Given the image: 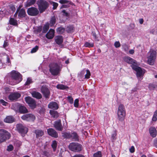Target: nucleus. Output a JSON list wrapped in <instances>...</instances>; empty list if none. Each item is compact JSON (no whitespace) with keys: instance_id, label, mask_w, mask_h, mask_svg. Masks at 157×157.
<instances>
[{"instance_id":"nucleus-29","label":"nucleus","mask_w":157,"mask_h":157,"mask_svg":"<svg viewBox=\"0 0 157 157\" xmlns=\"http://www.w3.org/2000/svg\"><path fill=\"white\" fill-rule=\"evenodd\" d=\"M35 133L36 134V138H38L39 136H41L44 134L43 131L39 129L36 130L35 131Z\"/></svg>"},{"instance_id":"nucleus-53","label":"nucleus","mask_w":157,"mask_h":157,"mask_svg":"<svg viewBox=\"0 0 157 157\" xmlns=\"http://www.w3.org/2000/svg\"><path fill=\"white\" fill-rule=\"evenodd\" d=\"M115 47L116 48H118L121 46V44L119 41H116L114 44Z\"/></svg>"},{"instance_id":"nucleus-58","label":"nucleus","mask_w":157,"mask_h":157,"mask_svg":"<svg viewBox=\"0 0 157 157\" xmlns=\"http://www.w3.org/2000/svg\"><path fill=\"white\" fill-rule=\"evenodd\" d=\"M129 151L131 153H133L135 151V148L134 146H132L129 149Z\"/></svg>"},{"instance_id":"nucleus-52","label":"nucleus","mask_w":157,"mask_h":157,"mask_svg":"<svg viewBox=\"0 0 157 157\" xmlns=\"http://www.w3.org/2000/svg\"><path fill=\"white\" fill-rule=\"evenodd\" d=\"M13 147L12 145L10 144L7 147V150L8 151H11L13 150Z\"/></svg>"},{"instance_id":"nucleus-50","label":"nucleus","mask_w":157,"mask_h":157,"mask_svg":"<svg viewBox=\"0 0 157 157\" xmlns=\"http://www.w3.org/2000/svg\"><path fill=\"white\" fill-rule=\"evenodd\" d=\"M67 99L68 101L69 102L70 104H72L73 103V99L71 96H68L67 97Z\"/></svg>"},{"instance_id":"nucleus-24","label":"nucleus","mask_w":157,"mask_h":157,"mask_svg":"<svg viewBox=\"0 0 157 157\" xmlns=\"http://www.w3.org/2000/svg\"><path fill=\"white\" fill-rule=\"evenodd\" d=\"M56 88L58 89L62 90H67L69 89V87L68 86L62 84H58L56 86Z\"/></svg>"},{"instance_id":"nucleus-35","label":"nucleus","mask_w":157,"mask_h":157,"mask_svg":"<svg viewBox=\"0 0 157 157\" xmlns=\"http://www.w3.org/2000/svg\"><path fill=\"white\" fill-rule=\"evenodd\" d=\"M62 136L64 138H69L71 137V135L70 133L67 132L62 133Z\"/></svg>"},{"instance_id":"nucleus-38","label":"nucleus","mask_w":157,"mask_h":157,"mask_svg":"<svg viewBox=\"0 0 157 157\" xmlns=\"http://www.w3.org/2000/svg\"><path fill=\"white\" fill-rule=\"evenodd\" d=\"M59 2L61 4L67 3L69 5H71L72 3L71 2L67 0H59Z\"/></svg>"},{"instance_id":"nucleus-30","label":"nucleus","mask_w":157,"mask_h":157,"mask_svg":"<svg viewBox=\"0 0 157 157\" xmlns=\"http://www.w3.org/2000/svg\"><path fill=\"white\" fill-rule=\"evenodd\" d=\"M57 32L59 34H62L65 31V29L61 26L58 27L56 29Z\"/></svg>"},{"instance_id":"nucleus-21","label":"nucleus","mask_w":157,"mask_h":157,"mask_svg":"<svg viewBox=\"0 0 157 157\" xmlns=\"http://www.w3.org/2000/svg\"><path fill=\"white\" fill-rule=\"evenodd\" d=\"M149 132L150 135L153 138L156 136L157 130L156 128H149Z\"/></svg>"},{"instance_id":"nucleus-45","label":"nucleus","mask_w":157,"mask_h":157,"mask_svg":"<svg viewBox=\"0 0 157 157\" xmlns=\"http://www.w3.org/2000/svg\"><path fill=\"white\" fill-rule=\"evenodd\" d=\"M86 74L85 75V78L86 79H88L90 78V72L89 70H87Z\"/></svg>"},{"instance_id":"nucleus-55","label":"nucleus","mask_w":157,"mask_h":157,"mask_svg":"<svg viewBox=\"0 0 157 157\" xmlns=\"http://www.w3.org/2000/svg\"><path fill=\"white\" fill-rule=\"evenodd\" d=\"M62 13H63V15L66 17L69 16V13L66 12L65 10H63L62 11Z\"/></svg>"},{"instance_id":"nucleus-51","label":"nucleus","mask_w":157,"mask_h":157,"mask_svg":"<svg viewBox=\"0 0 157 157\" xmlns=\"http://www.w3.org/2000/svg\"><path fill=\"white\" fill-rule=\"evenodd\" d=\"M10 8L13 12H14L16 10L15 6L13 5H9Z\"/></svg>"},{"instance_id":"nucleus-19","label":"nucleus","mask_w":157,"mask_h":157,"mask_svg":"<svg viewBox=\"0 0 157 157\" xmlns=\"http://www.w3.org/2000/svg\"><path fill=\"white\" fill-rule=\"evenodd\" d=\"M4 121L5 122L11 123L14 121L15 119L13 116H6Z\"/></svg>"},{"instance_id":"nucleus-11","label":"nucleus","mask_w":157,"mask_h":157,"mask_svg":"<svg viewBox=\"0 0 157 157\" xmlns=\"http://www.w3.org/2000/svg\"><path fill=\"white\" fill-rule=\"evenodd\" d=\"M21 96L20 94L19 93L17 92L11 93L9 95L8 98L11 101H16Z\"/></svg>"},{"instance_id":"nucleus-28","label":"nucleus","mask_w":157,"mask_h":157,"mask_svg":"<svg viewBox=\"0 0 157 157\" xmlns=\"http://www.w3.org/2000/svg\"><path fill=\"white\" fill-rule=\"evenodd\" d=\"M74 30V27L71 25L67 26L66 29V31L68 33L73 32Z\"/></svg>"},{"instance_id":"nucleus-27","label":"nucleus","mask_w":157,"mask_h":157,"mask_svg":"<svg viewBox=\"0 0 157 157\" xmlns=\"http://www.w3.org/2000/svg\"><path fill=\"white\" fill-rule=\"evenodd\" d=\"M49 28V24L48 22H47L44 25L43 28L42 27L43 33H46Z\"/></svg>"},{"instance_id":"nucleus-6","label":"nucleus","mask_w":157,"mask_h":157,"mask_svg":"<svg viewBox=\"0 0 157 157\" xmlns=\"http://www.w3.org/2000/svg\"><path fill=\"white\" fill-rule=\"evenodd\" d=\"M26 102L32 109H34L36 107V102L35 100L32 98L28 96L25 98Z\"/></svg>"},{"instance_id":"nucleus-18","label":"nucleus","mask_w":157,"mask_h":157,"mask_svg":"<svg viewBox=\"0 0 157 157\" xmlns=\"http://www.w3.org/2000/svg\"><path fill=\"white\" fill-rule=\"evenodd\" d=\"M124 60L125 62L129 64H132L136 63V60L129 56L125 57Z\"/></svg>"},{"instance_id":"nucleus-62","label":"nucleus","mask_w":157,"mask_h":157,"mask_svg":"<svg viewBox=\"0 0 157 157\" xmlns=\"http://www.w3.org/2000/svg\"><path fill=\"white\" fill-rule=\"evenodd\" d=\"M154 145L157 148V138H156L154 141Z\"/></svg>"},{"instance_id":"nucleus-36","label":"nucleus","mask_w":157,"mask_h":157,"mask_svg":"<svg viewBox=\"0 0 157 157\" xmlns=\"http://www.w3.org/2000/svg\"><path fill=\"white\" fill-rule=\"evenodd\" d=\"M94 44L93 42L89 43L88 42H86L84 45V46L86 47L90 48L94 46Z\"/></svg>"},{"instance_id":"nucleus-8","label":"nucleus","mask_w":157,"mask_h":157,"mask_svg":"<svg viewBox=\"0 0 157 157\" xmlns=\"http://www.w3.org/2000/svg\"><path fill=\"white\" fill-rule=\"evenodd\" d=\"M28 14L30 16H36L39 14V11L36 7H32L28 9L27 11Z\"/></svg>"},{"instance_id":"nucleus-31","label":"nucleus","mask_w":157,"mask_h":157,"mask_svg":"<svg viewBox=\"0 0 157 157\" xmlns=\"http://www.w3.org/2000/svg\"><path fill=\"white\" fill-rule=\"evenodd\" d=\"M17 130L21 134L26 133L28 131V128H17Z\"/></svg>"},{"instance_id":"nucleus-42","label":"nucleus","mask_w":157,"mask_h":157,"mask_svg":"<svg viewBox=\"0 0 157 157\" xmlns=\"http://www.w3.org/2000/svg\"><path fill=\"white\" fill-rule=\"evenodd\" d=\"M3 132L2 131H1L0 134V143L6 140V137L5 136L2 137V134Z\"/></svg>"},{"instance_id":"nucleus-46","label":"nucleus","mask_w":157,"mask_h":157,"mask_svg":"<svg viewBox=\"0 0 157 157\" xmlns=\"http://www.w3.org/2000/svg\"><path fill=\"white\" fill-rule=\"evenodd\" d=\"M39 47L36 45L34 48H33L31 51V53H34L36 52L38 49Z\"/></svg>"},{"instance_id":"nucleus-48","label":"nucleus","mask_w":157,"mask_h":157,"mask_svg":"<svg viewBox=\"0 0 157 157\" xmlns=\"http://www.w3.org/2000/svg\"><path fill=\"white\" fill-rule=\"evenodd\" d=\"M79 100L78 99H76L75 100L74 103V106L76 108L78 107L79 105Z\"/></svg>"},{"instance_id":"nucleus-47","label":"nucleus","mask_w":157,"mask_h":157,"mask_svg":"<svg viewBox=\"0 0 157 157\" xmlns=\"http://www.w3.org/2000/svg\"><path fill=\"white\" fill-rule=\"evenodd\" d=\"M94 157H101V154L100 151H98L94 154Z\"/></svg>"},{"instance_id":"nucleus-3","label":"nucleus","mask_w":157,"mask_h":157,"mask_svg":"<svg viewBox=\"0 0 157 157\" xmlns=\"http://www.w3.org/2000/svg\"><path fill=\"white\" fill-rule=\"evenodd\" d=\"M117 117L119 121H122L126 116V110L124 105L122 104L119 105L117 112Z\"/></svg>"},{"instance_id":"nucleus-4","label":"nucleus","mask_w":157,"mask_h":157,"mask_svg":"<svg viewBox=\"0 0 157 157\" xmlns=\"http://www.w3.org/2000/svg\"><path fill=\"white\" fill-rule=\"evenodd\" d=\"M38 9L40 13H42L49 7L48 3L44 0H40L38 3Z\"/></svg>"},{"instance_id":"nucleus-9","label":"nucleus","mask_w":157,"mask_h":157,"mask_svg":"<svg viewBox=\"0 0 157 157\" xmlns=\"http://www.w3.org/2000/svg\"><path fill=\"white\" fill-rule=\"evenodd\" d=\"M41 91L44 96L46 99H48L50 98V92L46 85H43L41 89Z\"/></svg>"},{"instance_id":"nucleus-44","label":"nucleus","mask_w":157,"mask_h":157,"mask_svg":"<svg viewBox=\"0 0 157 157\" xmlns=\"http://www.w3.org/2000/svg\"><path fill=\"white\" fill-rule=\"evenodd\" d=\"M33 82V81L32 79L29 78H28L27 79V81L25 82V85H29L30 83H31Z\"/></svg>"},{"instance_id":"nucleus-14","label":"nucleus","mask_w":157,"mask_h":157,"mask_svg":"<svg viewBox=\"0 0 157 157\" xmlns=\"http://www.w3.org/2000/svg\"><path fill=\"white\" fill-rule=\"evenodd\" d=\"M18 18L19 19L25 18L27 16L25 10L24 9H21L20 11L18 12Z\"/></svg>"},{"instance_id":"nucleus-37","label":"nucleus","mask_w":157,"mask_h":157,"mask_svg":"<svg viewBox=\"0 0 157 157\" xmlns=\"http://www.w3.org/2000/svg\"><path fill=\"white\" fill-rule=\"evenodd\" d=\"M157 87V85L153 83H150L148 85V88L150 90H154Z\"/></svg>"},{"instance_id":"nucleus-32","label":"nucleus","mask_w":157,"mask_h":157,"mask_svg":"<svg viewBox=\"0 0 157 157\" xmlns=\"http://www.w3.org/2000/svg\"><path fill=\"white\" fill-rule=\"evenodd\" d=\"M56 22V17L55 16H54L52 17H51L50 23L51 26H54V25L55 24Z\"/></svg>"},{"instance_id":"nucleus-23","label":"nucleus","mask_w":157,"mask_h":157,"mask_svg":"<svg viewBox=\"0 0 157 157\" xmlns=\"http://www.w3.org/2000/svg\"><path fill=\"white\" fill-rule=\"evenodd\" d=\"M19 110L20 113H26L28 112L26 108L22 105H21L19 107Z\"/></svg>"},{"instance_id":"nucleus-22","label":"nucleus","mask_w":157,"mask_h":157,"mask_svg":"<svg viewBox=\"0 0 157 157\" xmlns=\"http://www.w3.org/2000/svg\"><path fill=\"white\" fill-rule=\"evenodd\" d=\"M9 24L10 25L17 26L18 25V23L17 21L14 18L10 17L9 20Z\"/></svg>"},{"instance_id":"nucleus-43","label":"nucleus","mask_w":157,"mask_h":157,"mask_svg":"<svg viewBox=\"0 0 157 157\" xmlns=\"http://www.w3.org/2000/svg\"><path fill=\"white\" fill-rule=\"evenodd\" d=\"M123 49L125 52H127L129 49V46L126 44H124L122 45Z\"/></svg>"},{"instance_id":"nucleus-40","label":"nucleus","mask_w":157,"mask_h":157,"mask_svg":"<svg viewBox=\"0 0 157 157\" xmlns=\"http://www.w3.org/2000/svg\"><path fill=\"white\" fill-rule=\"evenodd\" d=\"M57 146V143L56 140H54L52 141L51 146L53 149L54 151L56 150V149Z\"/></svg>"},{"instance_id":"nucleus-49","label":"nucleus","mask_w":157,"mask_h":157,"mask_svg":"<svg viewBox=\"0 0 157 157\" xmlns=\"http://www.w3.org/2000/svg\"><path fill=\"white\" fill-rule=\"evenodd\" d=\"M42 29V26H40L37 27L36 29L35 30L37 33H40Z\"/></svg>"},{"instance_id":"nucleus-12","label":"nucleus","mask_w":157,"mask_h":157,"mask_svg":"<svg viewBox=\"0 0 157 157\" xmlns=\"http://www.w3.org/2000/svg\"><path fill=\"white\" fill-rule=\"evenodd\" d=\"M54 30L50 29L46 34L45 36L48 39H51L54 37Z\"/></svg>"},{"instance_id":"nucleus-1","label":"nucleus","mask_w":157,"mask_h":157,"mask_svg":"<svg viewBox=\"0 0 157 157\" xmlns=\"http://www.w3.org/2000/svg\"><path fill=\"white\" fill-rule=\"evenodd\" d=\"M6 77L7 82L11 85H14L20 82L22 80V75L15 70H13Z\"/></svg>"},{"instance_id":"nucleus-59","label":"nucleus","mask_w":157,"mask_h":157,"mask_svg":"<svg viewBox=\"0 0 157 157\" xmlns=\"http://www.w3.org/2000/svg\"><path fill=\"white\" fill-rule=\"evenodd\" d=\"M72 157H84V156L81 154L76 155Z\"/></svg>"},{"instance_id":"nucleus-57","label":"nucleus","mask_w":157,"mask_h":157,"mask_svg":"<svg viewBox=\"0 0 157 157\" xmlns=\"http://www.w3.org/2000/svg\"><path fill=\"white\" fill-rule=\"evenodd\" d=\"M8 45H9V43H8V42H7V41L6 40V41H4V44H3V47L4 48H5L6 47H7Z\"/></svg>"},{"instance_id":"nucleus-16","label":"nucleus","mask_w":157,"mask_h":157,"mask_svg":"<svg viewBox=\"0 0 157 157\" xmlns=\"http://www.w3.org/2000/svg\"><path fill=\"white\" fill-rule=\"evenodd\" d=\"M48 134L56 138L58 137V134L57 132L53 128H49L48 129Z\"/></svg>"},{"instance_id":"nucleus-20","label":"nucleus","mask_w":157,"mask_h":157,"mask_svg":"<svg viewBox=\"0 0 157 157\" xmlns=\"http://www.w3.org/2000/svg\"><path fill=\"white\" fill-rule=\"evenodd\" d=\"M32 96L34 98L39 99L42 98V96L40 93L36 91H34L32 93Z\"/></svg>"},{"instance_id":"nucleus-33","label":"nucleus","mask_w":157,"mask_h":157,"mask_svg":"<svg viewBox=\"0 0 157 157\" xmlns=\"http://www.w3.org/2000/svg\"><path fill=\"white\" fill-rule=\"evenodd\" d=\"M54 126L55 128H61L62 124L60 120H59L55 122Z\"/></svg>"},{"instance_id":"nucleus-17","label":"nucleus","mask_w":157,"mask_h":157,"mask_svg":"<svg viewBox=\"0 0 157 157\" xmlns=\"http://www.w3.org/2000/svg\"><path fill=\"white\" fill-rule=\"evenodd\" d=\"M48 108L53 109H57L59 106L57 103L55 102H50L48 105Z\"/></svg>"},{"instance_id":"nucleus-60","label":"nucleus","mask_w":157,"mask_h":157,"mask_svg":"<svg viewBox=\"0 0 157 157\" xmlns=\"http://www.w3.org/2000/svg\"><path fill=\"white\" fill-rule=\"evenodd\" d=\"M92 35L94 37V38L96 39H97L96 34L95 32H92Z\"/></svg>"},{"instance_id":"nucleus-25","label":"nucleus","mask_w":157,"mask_h":157,"mask_svg":"<svg viewBox=\"0 0 157 157\" xmlns=\"http://www.w3.org/2000/svg\"><path fill=\"white\" fill-rule=\"evenodd\" d=\"M49 113L52 115V117L54 118H56L59 116V114L58 112L54 110H50Z\"/></svg>"},{"instance_id":"nucleus-61","label":"nucleus","mask_w":157,"mask_h":157,"mask_svg":"<svg viewBox=\"0 0 157 157\" xmlns=\"http://www.w3.org/2000/svg\"><path fill=\"white\" fill-rule=\"evenodd\" d=\"M16 128H24L22 124H17L16 125Z\"/></svg>"},{"instance_id":"nucleus-39","label":"nucleus","mask_w":157,"mask_h":157,"mask_svg":"<svg viewBox=\"0 0 157 157\" xmlns=\"http://www.w3.org/2000/svg\"><path fill=\"white\" fill-rule=\"evenodd\" d=\"M71 135V137H72L73 139H75V140L78 141V136L76 133H72Z\"/></svg>"},{"instance_id":"nucleus-7","label":"nucleus","mask_w":157,"mask_h":157,"mask_svg":"<svg viewBox=\"0 0 157 157\" xmlns=\"http://www.w3.org/2000/svg\"><path fill=\"white\" fill-rule=\"evenodd\" d=\"M69 149L75 152H78L81 150V145L77 143H72L69 146Z\"/></svg>"},{"instance_id":"nucleus-56","label":"nucleus","mask_w":157,"mask_h":157,"mask_svg":"<svg viewBox=\"0 0 157 157\" xmlns=\"http://www.w3.org/2000/svg\"><path fill=\"white\" fill-rule=\"evenodd\" d=\"M132 69L136 71L140 67H138L136 65H133V64L132 65Z\"/></svg>"},{"instance_id":"nucleus-34","label":"nucleus","mask_w":157,"mask_h":157,"mask_svg":"<svg viewBox=\"0 0 157 157\" xmlns=\"http://www.w3.org/2000/svg\"><path fill=\"white\" fill-rule=\"evenodd\" d=\"M50 3L53 6L52 9L53 10H55L56 9L58 6V4L56 2L50 1H49Z\"/></svg>"},{"instance_id":"nucleus-15","label":"nucleus","mask_w":157,"mask_h":157,"mask_svg":"<svg viewBox=\"0 0 157 157\" xmlns=\"http://www.w3.org/2000/svg\"><path fill=\"white\" fill-rule=\"evenodd\" d=\"M63 37L62 36L58 35L55 37V41L56 44L60 45L63 42Z\"/></svg>"},{"instance_id":"nucleus-2","label":"nucleus","mask_w":157,"mask_h":157,"mask_svg":"<svg viewBox=\"0 0 157 157\" xmlns=\"http://www.w3.org/2000/svg\"><path fill=\"white\" fill-rule=\"evenodd\" d=\"M49 71L53 76L59 75L61 70V67L57 63H54L49 65Z\"/></svg>"},{"instance_id":"nucleus-63","label":"nucleus","mask_w":157,"mask_h":157,"mask_svg":"<svg viewBox=\"0 0 157 157\" xmlns=\"http://www.w3.org/2000/svg\"><path fill=\"white\" fill-rule=\"evenodd\" d=\"M129 53L131 54H133L134 53V51L133 49H131L129 51Z\"/></svg>"},{"instance_id":"nucleus-41","label":"nucleus","mask_w":157,"mask_h":157,"mask_svg":"<svg viewBox=\"0 0 157 157\" xmlns=\"http://www.w3.org/2000/svg\"><path fill=\"white\" fill-rule=\"evenodd\" d=\"M152 120L153 121H156L157 120V110L154 112Z\"/></svg>"},{"instance_id":"nucleus-13","label":"nucleus","mask_w":157,"mask_h":157,"mask_svg":"<svg viewBox=\"0 0 157 157\" xmlns=\"http://www.w3.org/2000/svg\"><path fill=\"white\" fill-rule=\"evenodd\" d=\"M136 71V76L139 78L144 75V74L146 72V71L144 69H142L141 67H140Z\"/></svg>"},{"instance_id":"nucleus-54","label":"nucleus","mask_w":157,"mask_h":157,"mask_svg":"<svg viewBox=\"0 0 157 157\" xmlns=\"http://www.w3.org/2000/svg\"><path fill=\"white\" fill-rule=\"evenodd\" d=\"M0 103H1L3 105L6 106L8 104V103L7 102L5 101L3 99H0Z\"/></svg>"},{"instance_id":"nucleus-26","label":"nucleus","mask_w":157,"mask_h":157,"mask_svg":"<svg viewBox=\"0 0 157 157\" xmlns=\"http://www.w3.org/2000/svg\"><path fill=\"white\" fill-rule=\"evenodd\" d=\"M36 1V0H27L25 3V6L27 7L30 6L34 5Z\"/></svg>"},{"instance_id":"nucleus-10","label":"nucleus","mask_w":157,"mask_h":157,"mask_svg":"<svg viewBox=\"0 0 157 157\" xmlns=\"http://www.w3.org/2000/svg\"><path fill=\"white\" fill-rule=\"evenodd\" d=\"M35 116L31 113L24 114L21 117L22 119L28 121H33L35 119Z\"/></svg>"},{"instance_id":"nucleus-5","label":"nucleus","mask_w":157,"mask_h":157,"mask_svg":"<svg viewBox=\"0 0 157 157\" xmlns=\"http://www.w3.org/2000/svg\"><path fill=\"white\" fill-rule=\"evenodd\" d=\"M148 54L149 55L147 57L148 63L150 65H152L154 63L156 57L157 52L154 50H152L148 53Z\"/></svg>"},{"instance_id":"nucleus-64","label":"nucleus","mask_w":157,"mask_h":157,"mask_svg":"<svg viewBox=\"0 0 157 157\" xmlns=\"http://www.w3.org/2000/svg\"><path fill=\"white\" fill-rule=\"evenodd\" d=\"M144 21V20L143 18H141L139 19V22L140 24H142L143 23Z\"/></svg>"}]
</instances>
